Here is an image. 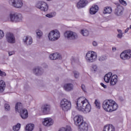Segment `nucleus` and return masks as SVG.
Segmentation results:
<instances>
[{"label": "nucleus", "instance_id": "1", "mask_svg": "<svg viewBox=\"0 0 131 131\" xmlns=\"http://www.w3.org/2000/svg\"><path fill=\"white\" fill-rule=\"evenodd\" d=\"M76 108L78 111H82L84 113L91 112L92 107L89 100L84 97H81L77 99Z\"/></svg>", "mask_w": 131, "mask_h": 131}, {"label": "nucleus", "instance_id": "2", "mask_svg": "<svg viewBox=\"0 0 131 131\" xmlns=\"http://www.w3.org/2000/svg\"><path fill=\"white\" fill-rule=\"evenodd\" d=\"M102 108L106 112H113L117 110L118 104L114 100H106L102 103Z\"/></svg>", "mask_w": 131, "mask_h": 131}, {"label": "nucleus", "instance_id": "3", "mask_svg": "<svg viewBox=\"0 0 131 131\" xmlns=\"http://www.w3.org/2000/svg\"><path fill=\"white\" fill-rule=\"evenodd\" d=\"M15 111L18 112L20 117L23 119H26L28 118V111L23 107V104L20 102H17L15 105Z\"/></svg>", "mask_w": 131, "mask_h": 131}, {"label": "nucleus", "instance_id": "4", "mask_svg": "<svg viewBox=\"0 0 131 131\" xmlns=\"http://www.w3.org/2000/svg\"><path fill=\"white\" fill-rule=\"evenodd\" d=\"M97 53L93 51L88 52L85 55V59L86 62L89 63H93L97 60Z\"/></svg>", "mask_w": 131, "mask_h": 131}, {"label": "nucleus", "instance_id": "5", "mask_svg": "<svg viewBox=\"0 0 131 131\" xmlns=\"http://www.w3.org/2000/svg\"><path fill=\"white\" fill-rule=\"evenodd\" d=\"M60 108L66 112L71 109V102L67 99L63 98L60 101Z\"/></svg>", "mask_w": 131, "mask_h": 131}, {"label": "nucleus", "instance_id": "6", "mask_svg": "<svg viewBox=\"0 0 131 131\" xmlns=\"http://www.w3.org/2000/svg\"><path fill=\"white\" fill-rule=\"evenodd\" d=\"M60 38V32L57 30L51 31L48 34V38L51 41L57 40Z\"/></svg>", "mask_w": 131, "mask_h": 131}, {"label": "nucleus", "instance_id": "7", "mask_svg": "<svg viewBox=\"0 0 131 131\" xmlns=\"http://www.w3.org/2000/svg\"><path fill=\"white\" fill-rule=\"evenodd\" d=\"M36 8L42 11V12H47L49 10V5L43 1H39L36 5Z\"/></svg>", "mask_w": 131, "mask_h": 131}, {"label": "nucleus", "instance_id": "8", "mask_svg": "<svg viewBox=\"0 0 131 131\" xmlns=\"http://www.w3.org/2000/svg\"><path fill=\"white\" fill-rule=\"evenodd\" d=\"M9 4L14 8L20 9V8L23 7V0H10Z\"/></svg>", "mask_w": 131, "mask_h": 131}, {"label": "nucleus", "instance_id": "9", "mask_svg": "<svg viewBox=\"0 0 131 131\" xmlns=\"http://www.w3.org/2000/svg\"><path fill=\"white\" fill-rule=\"evenodd\" d=\"M120 58L122 60H129L131 58V50H127L123 51L120 54Z\"/></svg>", "mask_w": 131, "mask_h": 131}, {"label": "nucleus", "instance_id": "10", "mask_svg": "<svg viewBox=\"0 0 131 131\" xmlns=\"http://www.w3.org/2000/svg\"><path fill=\"white\" fill-rule=\"evenodd\" d=\"M64 36L67 37L68 39H76L78 36L76 33L73 32L71 31H68L64 33Z\"/></svg>", "mask_w": 131, "mask_h": 131}, {"label": "nucleus", "instance_id": "11", "mask_svg": "<svg viewBox=\"0 0 131 131\" xmlns=\"http://www.w3.org/2000/svg\"><path fill=\"white\" fill-rule=\"evenodd\" d=\"M74 120L75 121V124L77 126L84 123L83 122V117L82 116H76L74 118Z\"/></svg>", "mask_w": 131, "mask_h": 131}, {"label": "nucleus", "instance_id": "12", "mask_svg": "<svg viewBox=\"0 0 131 131\" xmlns=\"http://www.w3.org/2000/svg\"><path fill=\"white\" fill-rule=\"evenodd\" d=\"M42 123L45 126H52L54 124V120L51 118H46L44 119Z\"/></svg>", "mask_w": 131, "mask_h": 131}, {"label": "nucleus", "instance_id": "13", "mask_svg": "<svg viewBox=\"0 0 131 131\" xmlns=\"http://www.w3.org/2000/svg\"><path fill=\"white\" fill-rule=\"evenodd\" d=\"M51 110V105L48 104L43 105L41 108V111L43 114H49Z\"/></svg>", "mask_w": 131, "mask_h": 131}, {"label": "nucleus", "instance_id": "14", "mask_svg": "<svg viewBox=\"0 0 131 131\" xmlns=\"http://www.w3.org/2000/svg\"><path fill=\"white\" fill-rule=\"evenodd\" d=\"M6 39L9 43H14L15 41V36L11 33H8L6 34Z\"/></svg>", "mask_w": 131, "mask_h": 131}, {"label": "nucleus", "instance_id": "15", "mask_svg": "<svg viewBox=\"0 0 131 131\" xmlns=\"http://www.w3.org/2000/svg\"><path fill=\"white\" fill-rule=\"evenodd\" d=\"M33 72L35 75L38 76L43 73V70L40 67H36L33 70Z\"/></svg>", "mask_w": 131, "mask_h": 131}, {"label": "nucleus", "instance_id": "16", "mask_svg": "<svg viewBox=\"0 0 131 131\" xmlns=\"http://www.w3.org/2000/svg\"><path fill=\"white\" fill-rule=\"evenodd\" d=\"M78 126V129L79 131H88L89 130V125L85 122H84L81 125Z\"/></svg>", "mask_w": 131, "mask_h": 131}, {"label": "nucleus", "instance_id": "17", "mask_svg": "<svg viewBox=\"0 0 131 131\" xmlns=\"http://www.w3.org/2000/svg\"><path fill=\"white\" fill-rule=\"evenodd\" d=\"M23 40L24 45H26V46H30L32 44V38L30 36L24 37Z\"/></svg>", "mask_w": 131, "mask_h": 131}, {"label": "nucleus", "instance_id": "18", "mask_svg": "<svg viewBox=\"0 0 131 131\" xmlns=\"http://www.w3.org/2000/svg\"><path fill=\"white\" fill-rule=\"evenodd\" d=\"M74 85L72 83H66L63 86V89L66 92H71L73 91Z\"/></svg>", "mask_w": 131, "mask_h": 131}, {"label": "nucleus", "instance_id": "19", "mask_svg": "<svg viewBox=\"0 0 131 131\" xmlns=\"http://www.w3.org/2000/svg\"><path fill=\"white\" fill-rule=\"evenodd\" d=\"M86 5H88V1L80 0L77 4V7L78 9H81V8H84Z\"/></svg>", "mask_w": 131, "mask_h": 131}, {"label": "nucleus", "instance_id": "20", "mask_svg": "<svg viewBox=\"0 0 131 131\" xmlns=\"http://www.w3.org/2000/svg\"><path fill=\"white\" fill-rule=\"evenodd\" d=\"M99 11V7L97 5H94L90 8V13L91 15H95Z\"/></svg>", "mask_w": 131, "mask_h": 131}, {"label": "nucleus", "instance_id": "21", "mask_svg": "<svg viewBox=\"0 0 131 131\" xmlns=\"http://www.w3.org/2000/svg\"><path fill=\"white\" fill-rule=\"evenodd\" d=\"M103 131H115V127L113 125H106L103 128Z\"/></svg>", "mask_w": 131, "mask_h": 131}, {"label": "nucleus", "instance_id": "22", "mask_svg": "<svg viewBox=\"0 0 131 131\" xmlns=\"http://www.w3.org/2000/svg\"><path fill=\"white\" fill-rule=\"evenodd\" d=\"M118 77L117 75H114L112 76L111 81H110V83L111 85H115L117 83V80Z\"/></svg>", "mask_w": 131, "mask_h": 131}, {"label": "nucleus", "instance_id": "23", "mask_svg": "<svg viewBox=\"0 0 131 131\" xmlns=\"http://www.w3.org/2000/svg\"><path fill=\"white\" fill-rule=\"evenodd\" d=\"M112 76V73L111 72L106 74L104 77V81H105L106 83H109Z\"/></svg>", "mask_w": 131, "mask_h": 131}, {"label": "nucleus", "instance_id": "24", "mask_svg": "<svg viewBox=\"0 0 131 131\" xmlns=\"http://www.w3.org/2000/svg\"><path fill=\"white\" fill-rule=\"evenodd\" d=\"M60 57L61 56L58 53L50 54L49 56V58L51 60H57V59H60Z\"/></svg>", "mask_w": 131, "mask_h": 131}, {"label": "nucleus", "instance_id": "25", "mask_svg": "<svg viewBox=\"0 0 131 131\" xmlns=\"http://www.w3.org/2000/svg\"><path fill=\"white\" fill-rule=\"evenodd\" d=\"M122 13H123V8L122 7H118L116 9L115 13L117 16H121L122 15Z\"/></svg>", "mask_w": 131, "mask_h": 131}, {"label": "nucleus", "instance_id": "26", "mask_svg": "<svg viewBox=\"0 0 131 131\" xmlns=\"http://www.w3.org/2000/svg\"><path fill=\"white\" fill-rule=\"evenodd\" d=\"M108 59V55L103 54L98 57V60L99 62H106Z\"/></svg>", "mask_w": 131, "mask_h": 131}, {"label": "nucleus", "instance_id": "27", "mask_svg": "<svg viewBox=\"0 0 131 131\" xmlns=\"http://www.w3.org/2000/svg\"><path fill=\"white\" fill-rule=\"evenodd\" d=\"M6 89V83L3 80L0 81V93H3Z\"/></svg>", "mask_w": 131, "mask_h": 131}, {"label": "nucleus", "instance_id": "28", "mask_svg": "<svg viewBox=\"0 0 131 131\" xmlns=\"http://www.w3.org/2000/svg\"><path fill=\"white\" fill-rule=\"evenodd\" d=\"M23 19V16H22V14L18 13L16 14L15 22H21Z\"/></svg>", "mask_w": 131, "mask_h": 131}, {"label": "nucleus", "instance_id": "29", "mask_svg": "<svg viewBox=\"0 0 131 131\" xmlns=\"http://www.w3.org/2000/svg\"><path fill=\"white\" fill-rule=\"evenodd\" d=\"M33 128H34V124H29L26 126V131H32Z\"/></svg>", "mask_w": 131, "mask_h": 131}, {"label": "nucleus", "instance_id": "30", "mask_svg": "<svg viewBox=\"0 0 131 131\" xmlns=\"http://www.w3.org/2000/svg\"><path fill=\"white\" fill-rule=\"evenodd\" d=\"M112 12V9L111 7H106L104 8L103 10V14H111V13Z\"/></svg>", "mask_w": 131, "mask_h": 131}, {"label": "nucleus", "instance_id": "31", "mask_svg": "<svg viewBox=\"0 0 131 131\" xmlns=\"http://www.w3.org/2000/svg\"><path fill=\"white\" fill-rule=\"evenodd\" d=\"M16 13H11L10 14V19L12 22H16Z\"/></svg>", "mask_w": 131, "mask_h": 131}, {"label": "nucleus", "instance_id": "32", "mask_svg": "<svg viewBox=\"0 0 131 131\" xmlns=\"http://www.w3.org/2000/svg\"><path fill=\"white\" fill-rule=\"evenodd\" d=\"M36 35L37 38H41L42 36V32L39 30H38L36 31Z\"/></svg>", "mask_w": 131, "mask_h": 131}, {"label": "nucleus", "instance_id": "33", "mask_svg": "<svg viewBox=\"0 0 131 131\" xmlns=\"http://www.w3.org/2000/svg\"><path fill=\"white\" fill-rule=\"evenodd\" d=\"M20 127H21V124H20V123H17L16 125L13 126V130L18 131L20 129Z\"/></svg>", "mask_w": 131, "mask_h": 131}, {"label": "nucleus", "instance_id": "34", "mask_svg": "<svg viewBox=\"0 0 131 131\" xmlns=\"http://www.w3.org/2000/svg\"><path fill=\"white\" fill-rule=\"evenodd\" d=\"M117 31L118 32V34L117 35V37H118V38H122V36L123 35V33H122V31L120 29H118Z\"/></svg>", "mask_w": 131, "mask_h": 131}, {"label": "nucleus", "instance_id": "35", "mask_svg": "<svg viewBox=\"0 0 131 131\" xmlns=\"http://www.w3.org/2000/svg\"><path fill=\"white\" fill-rule=\"evenodd\" d=\"M81 34H82L83 36H88L89 35V31H88V30H81Z\"/></svg>", "mask_w": 131, "mask_h": 131}, {"label": "nucleus", "instance_id": "36", "mask_svg": "<svg viewBox=\"0 0 131 131\" xmlns=\"http://www.w3.org/2000/svg\"><path fill=\"white\" fill-rule=\"evenodd\" d=\"M5 109L6 111H10L11 110V107L10 106V104L8 103L5 104Z\"/></svg>", "mask_w": 131, "mask_h": 131}, {"label": "nucleus", "instance_id": "37", "mask_svg": "<svg viewBox=\"0 0 131 131\" xmlns=\"http://www.w3.org/2000/svg\"><path fill=\"white\" fill-rule=\"evenodd\" d=\"M73 74L75 78H78L79 77V73L78 72L74 71Z\"/></svg>", "mask_w": 131, "mask_h": 131}, {"label": "nucleus", "instance_id": "38", "mask_svg": "<svg viewBox=\"0 0 131 131\" xmlns=\"http://www.w3.org/2000/svg\"><path fill=\"white\" fill-rule=\"evenodd\" d=\"M95 104L97 108H98V109H100L101 105H100V103L99 102H98L97 100H95Z\"/></svg>", "mask_w": 131, "mask_h": 131}, {"label": "nucleus", "instance_id": "39", "mask_svg": "<svg viewBox=\"0 0 131 131\" xmlns=\"http://www.w3.org/2000/svg\"><path fill=\"white\" fill-rule=\"evenodd\" d=\"M4 36H5V33H4V31H3L2 30H0V39H2Z\"/></svg>", "mask_w": 131, "mask_h": 131}, {"label": "nucleus", "instance_id": "40", "mask_svg": "<svg viewBox=\"0 0 131 131\" xmlns=\"http://www.w3.org/2000/svg\"><path fill=\"white\" fill-rule=\"evenodd\" d=\"M7 75V74L5 72L2 71V70H0V76H6Z\"/></svg>", "mask_w": 131, "mask_h": 131}, {"label": "nucleus", "instance_id": "41", "mask_svg": "<svg viewBox=\"0 0 131 131\" xmlns=\"http://www.w3.org/2000/svg\"><path fill=\"white\" fill-rule=\"evenodd\" d=\"M119 3L123 6H126V2L124 1V0H119Z\"/></svg>", "mask_w": 131, "mask_h": 131}, {"label": "nucleus", "instance_id": "42", "mask_svg": "<svg viewBox=\"0 0 131 131\" xmlns=\"http://www.w3.org/2000/svg\"><path fill=\"white\" fill-rule=\"evenodd\" d=\"M92 69L94 71H97V70L98 69V66L97 65L95 64L92 66Z\"/></svg>", "mask_w": 131, "mask_h": 131}, {"label": "nucleus", "instance_id": "43", "mask_svg": "<svg viewBox=\"0 0 131 131\" xmlns=\"http://www.w3.org/2000/svg\"><path fill=\"white\" fill-rule=\"evenodd\" d=\"M66 131H72L71 127L70 126H67L65 128Z\"/></svg>", "mask_w": 131, "mask_h": 131}, {"label": "nucleus", "instance_id": "44", "mask_svg": "<svg viewBox=\"0 0 131 131\" xmlns=\"http://www.w3.org/2000/svg\"><path fill=\"white\" fill-rule=\"evenodd\" d=\"M9 56H12L13 55H14L15 54V52L14 51H8V52Z\"/></svg>", "mask_w": 131, "mask_h": 131}, {"label": "nucleus", "instance_id": "45", "mask_svg": "<svg viewBox=\"0 0 131 131\" xmlns=\"http://www.w3.org/2000/svg\"><path fill=\"white\" fill-rule=\"evenodd\" d=\"M81 89L84 92H86V89H85V85H84V84L81 85Z\"/></svg>", "mask_w": 131, "mask_h": 131}, {"label": "nucleus", "instance_id": "46", "mask_svg": "<svg viewBox=\"0 0 131 131\" xmlns=\"http://www.w3.org/2000/svg\"><path fill=\"white\" fill-rule=\"evenodd\" d=\"M46 16L48 18H53V17H54L52 14H48Z\"/></svg>", "mask_w": 131, "mask_h": 131}, {"label": "nucleus", "instance_id": "47", "mask_svg": "<svg viewBox=\"0 0 131 131\" xmlns=\"http://www.w3.org/2000/svg\"><path fill=\"white\" fill-rule=\"evenodd\" d=\"M42 67H43V68H48V66L47 65V63H42Z\"/></svg>", "mask_w": 131, "mask_h": 131}, {"label": "nucleus", "instance_id": "48", "mask_svg": "<svg viewBox=\"0 0 131 131\" xmlns=\"http://www.w3.org/2000/svg\"><path fill=\"white\" fill-rule=\"evenodd\" d=\"M100 84H101V86H102V88H104V89H107V85H104V83H101Z\"/></svg>", "mask_w": 131, "mask_h": 131}, {"label": "nucleus", "instance_id": "49", "mask_svg": "<svg viewBox=\"0 0 131 131\" xmlns=\"http://www.w3.org/2000/svg\"><path fill=\"white\" fill-rule=\"evenodd\" d=\"M93 46H94V47H97L98 46V42H96V41H93Z\"/></svg>", "mask_w": 131, "mask_h": 131}, {"label": "nucleus", "instance_id": "50", "mask_svg": "<svg viewBox=\"0 0 131 131\" xmlns=\"http://www.w3.org/2000/svg\"><path fill=\"white\" fill-rule=\"evenodd\" d=\"M58 131H66V130L65 129V128L62 127L60 128Z\"/></svg>", "mask_w": 131, "mask_h": 131}, {"label": "nucleus", "instance_id": "51", "mask_svg": "<svg viewBox=\"0 0 131 131\" xmlns=\"http://www.w3.org/2000/svg\"><path fill=\"white\" fill-rule=\"evenodd\" d=\"M128 30H129V28H127L125 30V33H127L128 32Z\"/></svg>", "mask_w": 131, "mask_h": 131}, {"label": "nucleus", "instance_id": "52", "mask_svg": "<svg viewBox=\"0 0 131 131\" xmlns=\"http://www.w3.org/2000/svg\"><path fill=\"white\" fill-rule=\"evenodd\" d=\"M112 50L113 51H116V48H113Z\"/></svg>", "mask_w": 131, "mask_h": 131}, {"label": "nucleus", "instance_id": "53", "mask_svg": "<svg viewBox=\"0 0 131 131\" xmlns=\"http://www.w3.org/2000/svg\"><path fill=\"white\" fill-rule=\"evenodd\" d=\"M129 28H130V29H131V25H130Z\"/></svg>", "mask_w": 131, "mask_h": 131}]
</instances>
